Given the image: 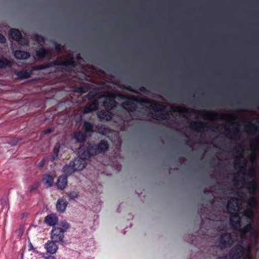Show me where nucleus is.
Listing matches in <instances>:
<instances>
[{"label":"nucleus","mask_w":259,"mask_h":259,"mask_svg":"<svg viewBox=\"0 0 259 259\" xmlns=\"http://www.w3.org/2000/svg\"><path fill=\"white\" fill-rule=\"evenodd\" d=\"M247 205L250 208H254L257 206V200L255 197H250L247 201Z\"/></svg>","instance_id":"33"},{"label":"nucleus","mask_w":259,"mask_h":259,"mask_svg":"<svg viewBox=\"0 0 259 259\" xmlns=\"http://www.w3.org/2000/svg\"><path fill=\"white\" fill-rule=\"evenodd\" d=\"M244 259H252V257L249 255H246Z\"/></svg>","instance_id":"57"},{"label":"nucleus","mask_w":259,"mask_h":259,"mask_svg":"<svg viewBox=\"0 0 259 259\" xmlns=\"http://www.w3.org/2000/svg\"><path fill=\"white\" fill-rule=\"evenodd\" d=\"M256 174V171H255V170L254 168L253 167H251L248 170V175L252 177H254Z\"/></svg>","instance_id":"46"},{"label":"nucleus","mask_w":259,"mask_h":259,"mask_svg":"<svg viewBox=\"0 0 259 259\" xmlns=\"http://www.w3.org/2000/svg\"><path fill=\"white\" fill-rule=\"evenodd\" d=\"M67 184V176L62 175L58 178L56 185L58 189L62 190L66 187Z\"/></svg>","instance_id":"14"},{"label":"nucleus","mask_w":259,"mask_h":259,"mask_svg":"<svg viewBox=\"0 0 259 259\" xmlns=\"http://www.w3.org/2000/svg\"><path fill=\"white\" fill-rule=\"evenodd\" d=\"M109 144L107 140H102L98 144L96 145L90 142L80 146V152L85 158H90L100 153H104L109 149Z\"/></svg>","instance_id":"3"},{"label":"nucleus","mask_w":259,"mask_h":259,"mask_svg":"<svg viewBox=\"0 0 259 259\" xmlns=\"http://www.w3.org/2000/svg\"><path fill=\"white\" fill-rule=\"evenodd\" d=\"M58 221V218L54 214L48 215L45 218V222L49 226H55Z\"/></svg>","instance_id":"24"},{"label":"nucleus","mask_w":259,"mask_h":259,"mask_svg":"<svg viewBox=\"0 0 259 259\" xmlns=\"http://www.w3.org/2000/svg\"><path fill=\"white\" fill-rule=\"evenodd\" d=\"M88 91L87 88L85 87H78L76 89V92L80 93H85Z\"/></svg>","instance_id":"45"},{"label":"nucleus","mask_w":259,"mask_h":259,"mask_svg":"<svg viewBox=\"0 0 259 259\" xmlns=\"http://www.w3.org/2000/svg\"><path fill=\"white\" fill-rule=\"evenodd\" d=\"M96 128L97 132L102 135H106L109 133V129L104 124H98L96 125Z\"/></svg>","instance_id":"29"},{"label":"nucleus","mask_w":259,"mask_h":259,"mask_svg":"<svg viewBox=\"0 0 259 259\" xmlns=\"http://www.w3.org/2000/svg\"><path fill=\"white\" fill-rule=\"evenodd\" d=\"M239 196H240V197H243V196H245V194H244V193H241L239 195Z\"/></svg>","instance_id":"61"},{"label":"nucleus","mask_w":259,"mask_h":259,"mask_svg":"<svg viewBox=\"0 0 259 259\" xmlns=\"http://www.w3.org/2000/svg\"><path fill=\"white\" fill-rule=\"evenodd\" d=\"M51 55V51L49 49L41 47L36 51V56L39 60H42L45 57L50 56Z\"/></svg>","instance_id":"15"},{"label":"nucleus","mask_w":259,"mask_h":259,"mask_svg":"<svg viewBox=\"0 0 259 259\" xmlns=\"http://www.w3.org/2000/svg\"><path fill=\"white\" fill-rule=\"evenodd\" d=\"M140 91L143 93L147 94V90L144 87H141L140 88Z\"/></svg>","instance_id":"49"},{"label":"nucleus","mask_w":259,"mask_h":259,"mask_svg":"<svg viewBox=\"0 0 259 259\" xmlns=\"http://www.w3.org/2000/svg\"><path fill=\"white\" fill-rule=\"evenodd\" d=\"M245 253V248L243 245L237 244L230 249L229 256L230 259H241Z\"/></svg>","instance_id":"7"},{"label":"nucleus","mask_w":259,"mask_h":259,"mask_svg":"<svg viewBox=\"0 0 259 259\" xmlns=\"http://www.w3.org/2000/svg\"><path fill=\"white\" fill-rule=\"evenodd\" d=\"M233 181L234 183L239 182V180L238 179L237 177L235 176L233 178Z\"/></svg>","instance_id":"55"},{"label":"nucleus","mask_w":259,"mask_h":259,"mask_svg":"<svg viewBox=\"0 0 259 259\" xmlns=\"http://www.w3.org/2000/svg\"><path fill=\"white\" fill-rule=\"evenodd\" d=\"M253 104L255 106H257V105H258V103L256 101L253 102Z\"/></svg>","instance_id":"60"},{"label":"nucleus","mask_w":259,"mask_h":259,"mask_svg":"<svg viewBox=\"0 0 259 259\" xmlns=\"http://www.w3.org/2000/svg\"><path fill=\"white\" fill-rule=\"evenodd\" d=\"M229 221L231 228L238 231L241 225V218L238 213H233L230 218Z\"/></svg>","instance_id":"11"},{"label":"nucleus","mask_w":259,"mask_h":259,"mask_svg":"<svg viewBox=\"0 0 259 259\" xmlns=\"http://www.w3.org/2000/svg\"><path fill=\"white\" fill-rule=\"evenodd\" d=\"M13 63L12 61L4 56L0 57V69H4L7 67H11Z\"/></svg>","instance_id":"26"},{"label":"nucleus","mask_w":259,"mask_h":259,"mask_svg":"<svg viewBox=\"0 0 259 259\" xmlns=\"http://www.w3.org/2000/svg\"><path fill=\"white\" fill-rule=\"evenodd\" d=\"M33 73V70H22L15 72L17 78L20 80L27 79L30 77Z\"/></svg>","instance_id":"16"},{"label":"nucleus","mask_w":259,"mask_h":259,"mask_svg":"<svg viewBox=\"0 0 259 259\" xmlns=\"http://www.w3.org/2000/svg\"><path fill=\"white\" fill-rule=\"evenodd\" d=\"M113 116V113L109 111H101L98 114L99 118L101 120L110 121L112 119Z\"/></svg>","instance_id":"23"},{"label":"nucleus","mask_w":259,"mask_h":259,"mask_svg":"<svg viewBox=\"0 0 259 259\" xmlns=\"http://www.w3.org/2000/svg\"><path fill=\"white\" fill-rule=\"evenodd\" d=\"M32 38L38 43L44 42L45 41L44 36L37 33L33 34Z\"/></svg>","instance_id":"35"},{"label":"nucleus","mask_w":259,"mask_h":259,"mask_svg":"<svg viewBox=\"0 0 259 259\" xmlns=\"http://www.w3.org/2000/svg\"><path fill=\"white\" fill-rule=\"evenodd\" d=\"M1 202L2 204H3L4 203H6V201L5 199H2Z\"/></svg>","instance_id":"59"},{"label":"nucleus","mask_w":259,"mask_h":259,"mask_svg":"<svg viewBox=\"0 0 259 259\" xmlns=\"http://www.w3.org/2000/svg\"><path fill=\"white\" fill-rule=\"evenodd\" d=\"M28 247H29V249L28 250L30 251V250H34V248L32 244L31 243H30L29 245H28Z\"/></svg>","instance_id":"54"},{"label":"nucleus","mask_w":259,"mask_h":259,"mask_svg":"<svg viewBox=\"0 0 259 259\" xmlns=\"http://www.w3.org/2000/svg\"><path fill=\"white\" fill-rule=\"evenodd\" d=\"M115 97L113 94L107 93L103 103V106L106 109L111 110L117 107V103L114 99Z\"/></svg>","instance_id":"8"},{"label":"nucleus","mask_w":259,"mask_h":259,"mask_svg":"<svg viewBox=\"0 0 259 259\" xmlns=\"http://www.w3.org/2000/svg\"><path fill=\"white\" fill-rule=\"evenodd\" d=\"M234 243V239L230 233H222L219 240V246L221 249L230 247Z\"/></svg>","instance_id":"6"},{"label":"nucleus","mask_w":259,"mask_h":259,"mask_svg":"<svg viewBox=\"0 0 259 259\" xmlns=\"http://www.w3.org/2000/svg\"><path fill=\"white\" fill-rule=\"evenodd\" d=\"M64 233L60 227H53L50 233L51 240L57 242H62L64 237Z\"/></svg>","instance_id":"9"},{"label":"nucleus","mask_w":259,"mask_h":259,"mask_svg":"<svg viewBox=\"0 0 259 259\" xmlns=\"http://www.w3.org/2000/svg\"><path fill=\"white\" fill-rule=\"evenodd\" d=\"M74 138L78 143L84 142L88 136L82 131L75 132L73 134Z\"/></svg>","instance_id":"22"},{"label":"nucleus","mask_w":259,"mask_h":259,"mask_svg":"<svg viewBox=\"0 0 259 259\" xmlns=\"http://www.w3.org/2000/svg\"><path fill=\"white\" fill-rule=\"evenodd\" d=\"M42 180L47 187L50 188L53 186L54 179L52 175L50 174L44 175Z\"/></svg>","instance_id":"25"},{"label":"nucleus","mask_w":259,"mask_h":259,"mask_svg":"<svg viewBox=\"0 0 259 259\" xmlns=\"http://www.w3.org/2000/svg\"><path fill=\"white\" fill-rule=\"evenodd\" d=\"M237 199L235 197H232L227 202V208L229 212L235 210V204L237 203Z\"/></svg>","instance_id":"30"},{"label":"nucleus","mask_w":259,"mask_h":259,"mask_svg":"<svg viewBox=\"0 0 259 259\" xmlns=\"http://www.w3.org/2000/svg\"><path fill=\"white\" fill-rule=\"evenodd\" d=\"M40 183L39 181L35 182L30 187L29 191L30 193L36 191L40 186Z\"/></svg>","instance_id":"38"},{"label":"nucleus","mask_w":259,"mask_h":259,"mask_svg":"<svg viewBox=\"0 0 259 259\" xmlns=\"http://www.w3.org/2000/svg\"><path fill=\"white\" fill-rule=\"evenodd\" d=\"M236 126L235 127V131L234 132H231L230 130L226 128V130L228 131L227 134L232 135V138L234 139H239L241 136V132L240 131V125L238 123H235Z\"/></svg>","instance_id":"27"},{"label":"nucleus","mask_w":259,"mask_h":259,"mask_svg":"<svg viewBox=\"0 0 259 259\" xmlns=\"http://www.w3.org/2000/svg\"><path fill=\"white\" fill-rule=\"evenodd\" d=\"M246 166V163H244V165H241L240 160L238 159V162H236L235 164V167L236 168H239L240 169V172H242L245 170Z\"/></svg>","instance_id":"40"},{"label":"nucleus","mask_w":259,"mask_h":259,"mask_svg":"<svg viewBox=\"0 0 259 259\" xmlns=\"http://www.w3.org/2000/svg\"><path fill=\"white\" fill-rule=\"evenodd\" d=\"M45 258L46 259H56L55 257L51 255V254H49V255H48L47 256H45Z\"/></svg>","instance_id":"51"},{"label":"nucleus","mask_w":259,"mask_h":259,"mask_svg":"<svg viewBox=\"0 0 259 259\" xmlns=\"http://www.w3.org/2000/svg\"><path fill=\"white\" fill-rule=\"evenodd\" d=\"M6 37L0 33V44H5L6 42Z\"/></svg>","instance_id":"47"},{"label":"nucleus","mask_w":259,"mask_h":259,"mask_svg":"<svg viewBox=\"0 0 259 259\" xmlns=\"http://www.w3.org/2000/svg\"><path fill=\"white\" fill-rule=\"evenodd\" d=\"M191 126L196 128L204 129L205 128H209L210 130L214 131V130L217 127L214 125L208 126L205 123L201 121H194L191 123Z\"/></svg>","instance_id":"17"},{"label":"nucleus","mask_w":259,"mask_h":259,"mask_svg":"<svg viewBox=\"0 0 259 259\" xmlns=\"http://www.w3.org/2000/svg\"><path fill=\"white\" fill-rule=\"evenodd\" d=\"M10 37L22 46H27L29 41L28 39L23 37L21 31L16 28H11L9 32Z\"/></svg>","instance_id":"5"},{"label":"nucleus","mask_w":259,"mask_h":259,"mask_svg":"<svg viewBox=\"0 0 259 259\" xmlns=\"http://www.w3.org/2000/svg\"><path fill=\"white\" fill-rule=\"evenodd\" d=\"M168 117V114L160 113L158 115L156 116V117L155 118V119H160L164 120V119H167Z\"/></svg>","instance_id":"43"},{"label":"nucleus","mask_w":259,"mask_h":259,"mask_svg":"<svg viewBox=\"0 0 259 259\" xmlns=\"http://www.w3.org/2000/svg\"><path fill=\"white\" fill-rule=\"evenodd\" d=\"M254 232H256V230L254 229Z\"/></svg>","instance_id":"64"},{"label":"nucleus","mask_w":259,"mask_h":259,"mask_svg":"<svg viewBox=\"0 0 259 259\" xmlns=\"http://www.w3.org/2000/svg\"><path fill=\"white\" fill-rule=\"evenodd\" d=\"M128 99L130 101L123 102L122 103L123 108L128 111H135L137 109V105L134 102L139 103L140 104H146L150 105L151 109L155 111H163L164 107L162 103L150 100L147 98H140L136 96H129Z\"/></svg>","instance_id":"1"},{"label":"nucleus","mask_w":259,"mask_h":259,"mask_svg":"<svg viewBox=\"0 0 259 259\" xmlns=\"http://www.w3.org/2000/svg\"><path fill=\"white\" fill-rule=\"evenodd\" d=\"M68 204V202L64 198H61L57 200L56 203V209L58 211L60 212H64Z\"/></svg>","instance_id":"19"},{"label":"nucleus","mask_w":259,"mask_h":259,"mask_svg":"<svg viewBox=\"0 0 259 259\" xmlns=\"http://www.w3.org/2000/svg\"><path fill=\"white\" fill-rule=\"evenodd\" d=\"M239 147L241 149V151L240 152L239 151H236L235 152V153H237V154H240L241 155H242V154L243 153V149L242 148V146L241 145H239ZM241 157H243L242 155H241Z\"/></svg>","instance_id":"50"},{"label":"nucleus","mask_w":259,"mask_h":259,"mask_svg":"<svg viewBox=\"0 0 259 259\" xmlns=\"http://www.w3.org/2000/svg\"><path fill=\"white\" fill-rule=\"evenodd\" d=\"M170 111L182 114L184 115L190 116L191 115H197L203 118L208 119L210 116H212L215 119H226L228 118L236 119V116L229 114H219L218 113H210L207 111L201 112L199 111L193 110L186 108H182L180 106H171Z\"/></svg>","instance_id":"2"},{"label":"nucleus","mask_w":259,"mask_h":259,"mask_svg":"<svg viewBox=\"0 0 259 259\" xmlns=\"http://www.w3.org/2000/svg\"><path fill=\"white\" fill-rule=\"evenodd\" d=\"M44 164V162L43 161H41L39 163V164H38V166H39V167H42V166H43Z\"/></svg>","instance_id":"56"},{"label":"nucleus","mask_w":259,"mask_h":259,"mask_svg":"<svg viewBox=\"0 0 259 259\" xmlns=\"http://www.w3.org/2000/svg\"><path fill=\"white\" fill-rule=\"evenodd\" d=\"M246 130L251 135H259V125L257 124L249 123L246 126Z\"/></svg>","instance_id":"18"},{"label":"nucleus","mask_w":259,"mask_h":259,"mask_svg":"<svg viewBox=\"0 0 259 259\" xmlns=\"http://www.w3.org/2000/svg\"><path fill=\"white\" fill-rule=\"evenodd\" d=\"M57 242L54 241L53 240H49L45 244V248H46L47 252L50 254H55L58 249V246L56 244Z\"/></svg>","instance_id":"13"},{"label":"nucleus","mask_w":259,"mask_h":259,"mask_svg":"<svg viewBox=\"0 0 259 259\" xmlns=\"http://www.w3.org/2000/svg\"><path fill=\"white\" fill-rule=\"evenodd\" d=\"M53 132V128H52V127H50V128H48L46 130H45L43 133L44 134H51L52 133V132Z\"/></svg>","instance_id":"48"},{"label":"nucleus","mask_w":259,"mask_h":259,"mask_svg":"<svg viewBox=\"0 0 259 259\" xmlns=\"http://www.w3.org/2000/svg\"><path fill=\"white\" fill-rule=\"evenodd\" d=\"M96 95V93L95 92H90L88 95L86 96V97L89 100H93V101L95 99V97Z\"/></svg>","instance_id":"41"},{"label":"nucleus","mask_w":259,"mask_h":259,"mask_svg":"<svg viewBox=\"0 0 259 259\" xmlns=\"http://www.w3.org/2000/svg\"><path fill=\"white\" fill-rule=\"evenodd\" d=\"M63 171L65 174V175H70L75 171H77L75 168L74 166V165H73V163H72V162L70 161L69 162V164H66L64 166L63 168Z\"/></svg>","instance_id":"28"},{"label":"nucleus","mask_w":259,"mask_h":259,"mask_svg":"<svg viewBox=\"0 0 259 259\" xmlns=\"http://www.w3.org/2000/svg\"><path fill=\"white\" fill-rule=\"evenodd\" d=\"M216 259H228L227 255H224L223 256H219Z\"/></svg>","instance_id":"53"},{"label":"nucleus","mask_w":259,"mask_h":259,"mask_svg":"<svg viewBox=\"0 0 259 259\" xmlns=\"http://www.w3.org/2000/svg\"><path fill=\"white\" fill-rule=\"evenodd\" d=\"M244 215L248 218H251L253 216V211L251 208L247 209L244 212Z\"/></svg>","instance_id":"42"},{"label":"nucleus","mask_w":259,"mask_h":259,"mask_svg":"<svg viewBox=\"0 0 259 259\" xmlns=\"http://www.w3.org/2000/svg\"><path fill=\"white\" fill-rule=\"evenodd\" d=\"M252 230V226L251 224H248L245 225L244 227L240 229L238 231H239L242 234V236L246 235L247 233L250 232Z\"/></svg>","instance_id":"32"},{"label":"nucleus","mask_w":259,"mask_h":259,"mask_svg":"<svg viewBox=\"0 0 259 259\" xmlns=\"http://www.w3.org/2000/svg\"><path fill=\"white\" fill-rule=\"evenodd\" d=\"M60 149V144L59 142H58L55 144L53 149L54 155L52 156V159L53 161L55 160L58 157Z\"/></svg>","instance_id":"34"},{"label":"nucleus","mask_w":259,"mask_h":259,"mask_svg":"<svg viewBox=\"0 0 259 259\" xmlns=\"http://www.w3.org/2000/svg\"><path fill=\"white\" fill-rule=\"evenodd\" d=\"M14 56L18 60H27L30 57V54L28 52L18 50L14 51Z\"/></svg>","instance_id":"20"},{"label":"nucleus","mask_w":259,"mask_h":259,"mask_svg":"<svg viewBox=\"0 0 259 259\" xmlns=\"http://www.w3.org/2000/svg\"><path fill=\"white\" fill-rule=\"evenodd\" d=\"M82 130L88 137L90 136L91 134L94 132V125L89 121H85L82 125Z\"/></svg>","instance_id":"21"},{"label":"nucleus","mask_w":259,"mask_h":259,"mask_svg":"<svg viewBox=\"0 0 259 259\" xmlns=\"http://www.w3.org/2000/svg\"><path fill=\"white\" fill-rule=\"evenodd\" d=\"M207 211H208V209L206 207H205L203 205L201 206V207L199 210L198 213L201 215L200 218L202 222L203 221L202 215L205 214H207Z\"/></svg>","instance_id":"39"},{"label":"nucleus","mask_w":259,"mask_h":259,"mask_svg":"<svg viewBox=\"0 0 259 259\" xmlns=\"http://www.w3.org/2000/svg\"><path fill=\"white\" fill-rule=\"evenodd\" d=\"M69 200H74L78 196V193L76 191H71L66 194Z\"/></svg>","instance_id":"36"},{"label":"nucleus","mask_w":259,"mask_h":259,"mask_svg":"<svg viewBox=\"0 0 259 259\" xmlns=\"http://www.w3.org/2000/svg\"><path fill=\"white\" fill-rule=\"evenodd\" d=\"M55 50L57 52H60L62 50V47L61 45L57 42L54 43Z\"/></svg>","instance_id":"44"},{"label":"nucleus","mask_w":259,"mask_h":259,"mask_svg":"<svg viewBox=\"0 0 259 259\" xmlns=\"http://www.w3.org/2000/svg\"><path fill=\"white\" fill-rule=\"evenodd\" d=\"M248 191L251 195H255L256 192V183L255 181H252L248 183Z\"/></svg>","instance_id":"31"},{"label":"nucleus","mask_w":259,"mask_h":259,"mask_svg":"<svg viewBox=\"0 0 259 259\" xmlns=\"http://www.w3.org/2000/svg\"><path fill=\"white\" fill-rule=\"evenodd\" d=\"M201 105L203 107H207L208 106V103L206 101H202L201 102Z\"/></svg>","instance_id":"52"},{"label":"nucleus","mask_w":259,"mask_h":259,"mask_svg":"<svg viewBox=\"0 0 259 259\" xmlns=\"http://www.w3.org/2000/svg\"><path fill=\"white\" fill-rule=\"evenodd\" d=\"M207 190L206 189L203 190L204 193H206L207 192Z\"/></svg>","instance_id":"62"},{"label":"nucleus","mask_w":259,"mask_h":259,"mask_svg":"<svg viewBox=\"0 0 259 259\" xmlns=\"http://www.w3.org/2000/svg\"><path fill=\"white\" fill-rule=\"evenodd\" d=\"M58 225L59 226V227H60L64 232H65L67 229L70 228V225L66 221L61 222L58 224Z\"/></svg>","instance_id":"37"},{"label":"nucleus","mask_w":259,"mask_h":259,"mask_svg":"<svg viewBox=\"0 0 259 259\" xmlns=\"http://www.w3.org/2000/svg\"><path fill=\"white\" fill-rule=\"evenodd\" d=\"M126 89L132 92L136 93L133 89H132L130 87H128L126 88Z\"/></svg>","instance_id":"58"},{"label":"nucleus","mask_w":259,"mask_h":259,"mask_svg":"<svg viewBox=\"0 0 259 259\" xmlns=\"http://www.w3.org/2000/svg\"><path fill=\"white\" fill-rule=\"evenodd\" d=\"M78 153L79 157L76 158L71 161L77 171L82 170L85 167L86 165L85 160L89 159L85 158L82 156L81 153L80 152V147L78 149Z\"/></svg>","instance_id":"10"},{"label":"nucleus","mask_w":259,"mask_h":259,"mask_svg":"<svg viewBox=\"0 0 259 259\" xmlns=\"http://www.w3.org/2000/svg\"><path fill=\"white\" fill-rule=\"evenodd\" d=\"M99 101L98 99H95L91 103L88 104L83 109L82 112L85 114L90 113L98 110Z\"/></svg>","instance_id":"12"},{"label":"nucleus","mask_w":259,"mask_h":259,"mask_svg":"<svg viewBox=\"0 0 259 259\" xmlns=\"http://www.w3.org/2000/svg\"><path fill=\"white\" fill-rule=\"evenodd\" d=\"M76 62L73 56L67 58H60V60L50 62L41 65H35L32 67L31 70L33 71L44 70L51 67L60 66L61 69L65 71L70 72L72 68L76 67Z\"/></svg>","instance_id":"4"},{"label":"nucleus","mask_w":259,"mask_h":259,"mask_svg":"<svg viewBox=\"0 0 259 259\" xmlns=\"http://www.w3.org/2000/svg\"><path fill=\"white\" fill-rule=\"evenodd\" d=\"M210 203H211V204H212L213 203V201L212 200L210 201Z\"/></svg>","instance_id":"63"}]
</instances>
